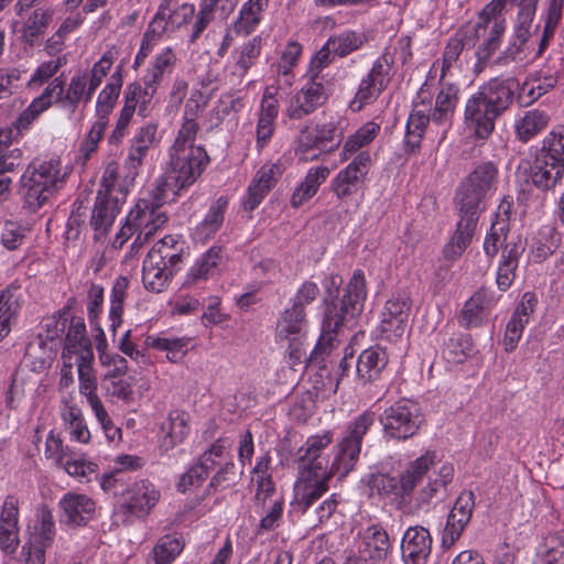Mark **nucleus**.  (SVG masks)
Wrapping results in <instances>:
<instances>
[{
  "instance_id": "obj_1",
  "label": "nucleus",
  "mask_w": 564,
  "mask_h": 564,
  "mask_svg": "<svg viewBox=\"0 0 564 564\" xmlns=\"http://www.w3.org/2000/svg\"><path fill=\"white\" fill-rule=\"evenodd\" d=\"M377 415L372 411H365L348 425L345 435L338 443V452L329 470H299V477L294 485V503L305 512L316 500L328 490V480L333 475L339 478L346 477L359 459L364 436L375 424Z\"/></svg>"
},
{
  "instance_id": "obj_2",
  "label": "nucleus",
  "mask_w": 564,
  "mask_h": 564,
  "mask_svg": "<svg viewBox=\"0 0 564 564\" xmlns=\"http://www.w3.org/2000/svg\"><path fill=\"white\" fill-rule=\"evenodd\" d=\"M343 278L330 274L323 281L326 292L322 335L310 355L312 362H321L329 355L336 341V335L347 323L362 312L367 297L366 280L361 270H356L349 280L345 293L338 300Z\"/></svg>"
},
{
  "instance_id": "obj_3",
  "label": "nucleus",
  "mask_w": 564,
  "mask_h": 564,
  "mask_svg": "<svg viewBox=\"0 0 564 564\" xmlns=\"http://www.w3.org/2000/svg\"><path fill=\"white\" fill-rule=\"evenodd\" d=\"M517 87L513 78H492L468 99L465 118L478 138L486 139L494 131L495 120L512 104Z\"/></svg>"
},
{
  "instance_id": "obj_4",
  "label": "nucleus",
  "mask_w": 564,
  "mask_h": 564,
  "mask_svg": "<svg viewBox=\"0 0 564 564\" xmlns=\"http://www.w3.org/2000/svg\"><path fill=\"white\" fill-rule=\"evenodd\" d=\"M209 163L204 147L171 148L170 162L163 176L156 180L152 196L158 204L173 200L184 188L193 185Z\"/></svg>"
},
{
  "instance_id": "obj_5",
  "label": "nucleus",
  "mask_w": 564,
  "mask_h": 564,
  "mask_svg": "<svg viewBox=\"0 0 564 564\" xmlns=\"http://www.w3.org/2000/svg\"><path fill=\"white\" fill-rule=\"evenodd\" d=\"M64 183L61 161L50 159L34 161L24 171L20 180L19 194L24 207L31 212L42 208Z\"/></svg>"
},
{
  "instance_id": "obj_6",
  "label": "nucleus",
  "mask_w": 564,
  "mask_h": 564,
  "mask_svg": "<svg viewBox=\"0 0 564 564\" xmlns=\"http://www.w3.org/2000/svg\"><path fill=\"white\" fill-rule=\"evenodd\" d=\"M423 478V456L410 462L399 477L387 473H371L366 485L381 498L393 496L399 503H410L415 487Z\"/></svg>"
},
{
  "instance_id": "obj_7",
  "label": "nucleus",
  "mask_w": 564,
  "mask_h": 564,
  "mask_svg": "<svg viewBox=\"0 0 564 564\" xmlns=\"http://www.w3.org/2000/svg\"><path fill=\"white\" fill-rule=\"evenodd\" d=\"M498 169L491 162L477 165L462 182L455 196L458 210H470L479 214L480 204L487 194L495 188Z\"/></svg>"
},
{
  "instance_id": "obj_8",
  "label": "nucleus",
  "mask_w": 564,
  "mask_h": 564,
  "mask_svg": "<svg viewBox=\"0 0 564 564\" xmlns=\"http://www.w3.org/2000/svg\"><path fill=\"white\" fill-rule=\"evenodd\" d=\"M379 421L384 437L404 441L419 432L423 417L417 402L403 399L387 408L380 414Z\"/></svg>"
},
{
  "instance_id": "obj_9",
  "label": "nucleus",
  "mask_w": 564,
  "mask_h": 564,
  "mask_svg": "<svg viewBox=\"0 0 564 564\" xmlns=\"http://www.w3.org/2000/svg\"><path fill=\"white\" fill-rule=\"evenodd\" d=\"M158 88L153 86L142 87L140 83L133 82L126 87L124 90V106L120 111L116 127L109 137L110 143H118L123 138L126 130L135 112L141 117H147L152 109V99L155 96Z\"/></svg>"
},
{
  "instance_id": "obj_10",
  "label": "nucleus",
  "mask_w": 564,
  "mask_h": 564,
  "mask_svg": "<svg viewBox=\"0 0 564 564\" xmlns=\"http://www.w3.org/2000/svg\"><path fill=\"white\" fill-rule=\"evenodd\" d=\"M412 302L404 294L393 295L389 299L381 312L380 333L390 341H397L405 334L412 332L411 310Z\"/></svg>"
},
{
  "instance_id": "obj_11",
  "label": "nucleus",
  "mask_w": 564,
  "mask_h": 564,
  "mask_svg": "<svg viewBox=\"0 0 564 564\" xmlns=\"http://www.w3.org/2000/svg\"><path fill=\"white\" fill-rule=\"evenodd\" d=\"M163 204L152 200L140 199L129 213V221L135 227L137 237L132 248H141L154 232L167 223V215L161 209Z\"/></svg>"
},
{
  "instance_id": "obj_12",
  "label": "nucleus",
  "mask_w": 564,
  "mask_h": 564,
  "mask_svg": "<svg viewBox=\"0 0 564 564\" xmlns=\"http://www.w3.org/2000/svg\"><path fill=\"white\" fill-rule=\"evenodd\" d=\"M328 99V91L322 80L307 77L301 89L291 97L286 116L291 120H301L322 107Z\"/></svg>"
},
{
  "instance_id": "obj_13",
  "label": "nucleus",
  "mask_w": 564,
  "mask_h": 564,
  "mask_svg": "<svg viewBox=\"0 0 564 564\" xmlns=\"http://www.w3.org/2000/svg\"><path fill=\"white\" fill-rule=\"evenodd\" d=\"M371 159L367 151L359 152L354 160L332 180L330 186L337 198L356 194L370 170Z\"/></svg>"
},
{
  "instance_id": "obj_14",
  "label": "nucleus",
  "mask_w": 564,
  "mask_h": 564,
  "mask_svg": "<svg viewBox=\"0 0 564 564\" xmlns=\"http://www.w3.org/2000/svg\"><path fill=\"white\" fill-rule=\"evenodd\" d=\"M341 140L343 131L334 121L316 124L313 131H308L307 129L302 131L296 153H299L302 159L313 160L317 158V154L310 155V151H332L340 144Z\"/></svg>"
},
{
  "instance_id": "obj_15",
  "label": "nucleus",
  "mask_w": 564,
  "mask_h": 564,
  "mask_svg": "<svg viewBox=\"0 0 564 564\" xmlns=\"http://www.w3.org/2000/svg\"><path fill=\"white\" fill-rule=\"evenodd\" d=\"M57 506L59 522L68 528L85 527L96 516V502L85 494L68 491Z\"/></svg>"
},
{
  "instance_id": "obj_16",
  "label": "nucleus",
  "mask_w": 564,
  "mask_h": 564,
  "mask_svg": "<svg viewBox=\"0 0 564 564\" xmlns=\"http://www.w3.org/2000/svg\"><path fill=\"white\" fill-rule=\"evenodd\" d=\"M160 492L149 480H140L129 486L120 497L119 509L127 516L144 518L158 503Z\"/></svg>"
},
{
  "instance_id": "obj_17",
  "label": "nucleus",
  "mask_w": 564,
  "mask_h": 564,
  "mask_svg": "<svg viewBox=\"0 0 564 564\" xmlns=\"http://www.w3.org/2000/svg\"><path fill=\"white\" fill-rule=\"evenodd\" d=\"M502 249V261L517 262L525 250V243L521 238L517 237V240L508 241V228L506 220H498L491 225L490 231L487 235L484 242V250L488 257H495L499 248Z\"/></svg>"
},
{
  "instance_id": "obj_18",
  "label": "nucleus",
  "mask_w": 564,
  "mask_h": 564,
  "mask_svg": "<svg viewBox=\"0 0 564 564\" xmlns=\"http://www.w3.org/2000/svg\"><path fill=\"white\" fill-rule=\"evenodd\" d=\"M459 220L456 230L449 241L443 248V257L448 261H455L463 256L475 235L478 216L476 212L458 210Z\"/></svg>"
},
{
  "instance_id": "obj_19",
  "label": "nucleus",
  "mask_w": 564,
  "mask_h": 564,
  "mask_svg": "<svg viewBox=\"0 0 564 564\" xmlns=\"http://www.w3.org/2000/svg\"><path fill=\"white\" fill-rule=\"evenodd\" d=\"M435 459L434 452H425V478H427L425 496L442 499L447 495V486L453 480L454 467L451 463L438 465Z\"/></svg>"
},
{
  "instance_id": "obj_20",
  "label": "nucleus",
  "mask_w": 564,
  "mask_h": 564,
  "mask_svg": "<svg viewBox=\"0 0 564 564\" xmlns=\"http://www.w3.org/2000/svg\"><path fill=\"white\" fill-rule=\"evenodd\" d=\"M124 202H120L118 197L96 196L89 219L95 240H101L107 236Z\"/></svg>"
},
{
  "instance_id": "obj_21",
  "label": "nucleus",
  "mask_w": 564,
  "mask_h": 564,
  "mask_svg": "<svg viewBox=\"0 0 564 564\" xmlns=\"http://www.w3.org/2000/svg\"><path fill=\"white\" fill-rule=\"evenodd\" d=\"M332 442L333 434L329 431L310 436L296 453L297 470H317V466L327 470V462L322 457V453Z\"/></svg>"
},
{
  "instance_id": "obj_22",
  "label": "nucleus",
  "mask_w": 564,
  "mask_h": 564,
  "mask_svg": "<svg viewBox=\"0 0 564 564\" xmlns=\"http://www.w3.org/2000/svg\"><path fill=\"white\" fill-rule=\"evenodd\" d=\"M147 257L177 273L184 260V241L177 236L167 235L150 249Z\"/></svg>"
},
{
  "instance_id": "obj_23",
  "label": "nucleus",
  "mask_w": 564,
  "mask_h": 564,
  "mask_svg": "<svg viewBox=\"0 0 564 564\" xmlns=\"http://www.w3.org/2000/svg\"><path fill=\"white\" fill-rule=\"evenodd\" d=\"M564 170L535 155L529 169V180L532 185L543 192H553L562 183Z\"/></svg>"
},
{
  "instance_id": "obj_24",
  "label": "nucleus",
  "mask_w": 564,
  "mask_h": 564,
  "mask_svg": "<svg viewBox=\"0 0 564 564\" xmlns=\"http://www.w3.org/2000/svg\"><path fill=\"white\" fill-rule=\"evenodd\" d=\"M387 365V351L380 346H372L359 355L356 361V373L364 383L372 382L379 379Z\"/></svg>"
},
{
  "instance_id": "obj_25",
  "label": "nucleus",
  "mask_w": 564,
  "mask_h": 564,
  "mask_svg": "<svg viewBox=\"0 0 564 564\" xmlns=\"http://www.w3.org/2000/svg\"><path fill=\"white\" fill-rule=\"evenodd\" d=\"M223 259L221 247L214 246L204 252L189 268L183 282L184 286H192L199 281L207 280L218 271Z\"/></svg>"
},
{
  "instance_id": "obj_26",
  "label": "nucleus",
  "mask_w": 564,
  "mask_h": 564,
  "mask_svg": "<svg viewBox=\"0 0 564 564\" xmlns=\"http://www.w3.org/2000/svg\"><path fill=\"white\" fill-rule=\"evenodd\" d=\"M269 7V0H247L240 8L234 23V31L239 35H249L256 31L263 20Z\"/></svg>"
},
{
  "instance_id": "obj_27",
  "label": "nucleus",
  "mask_w": 564,
  "mask_h": 564,
  "mask_svg": "<svg viewBox=\"0 0 564 564\" xmlns=\"http://www.w3.org/2000/svg\"><path fill=\"white\" fill-rule=\"evenodd\" d=\"M388 83L389 77L383 62L377 59L367 77L361 80L356 94V99H358L361 105L368 104L387 87Z\"/></svg>"
},
{
  "instance_id": "obj_28",
  "label": "nucleus",
  "mask_w": 564,
  "mask_h": 564,
  "mask_svg": "<svg viewBox=\"0 0 564 564\" xmlns=\"http://www.w3.org/2000/svg\"><path fill=\"white\" fill-rule=\"evenodd\" d=\"M227 205V198L219 197L209 207L205 218L195 228L194 235L197 240L204 242L215 236L224 223Z\"/></svg>"
},
{
  "instance_id": "obj_29",
  "label": "nucleus",
  "mask_w": 564,
  "mask_h": 564,
  "mask_svg": "<svg viewBox=\"0 0 564 564\" xmlns=\"http://www.w3.org/2000/svg\"><path fill=\"white\" fill-rule=\"evenodd\" d=\"M174 272L152 258L145 257L142 264V283L144 288L154 293H160L167 288L174 276Z\"/></svg>"
},
{
  "instance_id": "obj_30",
  "label": "nucleus",
  "mask_w": 564,
  "mask_h": 564,
  "mask_svg": "<svg viewBox=\"0 0 564 564\" xmlns=\"http://www.w3.org/2000/svg\"><path fill=\"white\" fill-rule=\"evenodd\" d=\"M505 24L502 22H495L490 28L488 26L487 35L482 39V43L476 51L477 62L474 66V73L479 75L485 70L494 53L500 45V37L505 32Z\"/></svg>"
},
{
  "instance_id": "obj_31",
  "label": "nucleus",
  "mask_w": 564,
  "mask_h": 564,
  "mask_svg": "<svg viewBox=\"0 0 564 564\" xmlns=\"http://www.w3.org/2000/svg\"><path fill=\"white\" fill-rule=\"evenodd\" d=\"M329 174V170L326 166H318L315 169H311L306 174L305 178L301 182V184L295 188L294 193L291 197V205L294 208L302 206L306 200L312 198L316 193L318 187Z\"/></svg>"
},
{
  "instance_id": "obj_32",
  "label": "nucleus",
  "mask_w": 564,
  "mask_h": 564,
  "mask_svg": "<svg viewBox=\"0 0 564 564\" xmlns=\"http://www.w3.org/2000/svg\"><path fill=\"white\" fill-rule=\"evenodd\" d=\"M122 87L121 69L118 68L111 76L107 85L99 93L96 104L97 119L108 121L109 115L112 112L119 98Z\"/></svg>"
},
{
  "instance_id": "obj_33",
  "label": "nucleus",
  "mask_w": 564,
  "mask_h": 564,
  "mask_svg": "<svg viewBox=\"0 0 564 564\" xmlns=\"http://www.w3.org/2000/svg\"><path fill=\"white\" fill-rule=\"evenodd\" d=\"M162 430L166 432V435L161 444V448L167 452L177 444H181L188 435V414L181 411L171 412Z\"/></svg>"
},
{
  "instance_id": "obj_34",
  "label": "nucleus",
  "mask_w": 564,
  "mask_h": 564,
  "mask_svg": "<svg viewBox=\"0 0 564 564\" xmlns=\"http://www.w3.org/2000/svg\"><path fill=\"white\" fill-rule=\"evenodd\" d=\"M364 549L361 552L371 560L386 558L390 549L388 533L378 524L368 527L362 536Z\"/></svg>"
},
{
  "instance_id": "obj_35",
  "label": "nucleus",
  "mask_w": 564,
  "mask_h": 564,
  "mask_svg": "<svg viewBox=\"0 0 564 564\" xmlns=\"http://www.w3.org/2000/svg\"><path fill=\"white\" fill-rule=\"evenodd\" d=\"M54 11L48 7H37L24 20L23 39L33 44L35 40L43 35L53 20Z\"/></svg>"
},
{
  "instance_id": "obj_36",
  "label": "nucleus",
  "mask_w": 564,
  "mask_h": 564,
  "mask_svg": "<svg viewBox=\"0 0 564 564\" xmlns=\"http://www.w3.org/2000/svg\"><path fill=\"white\" fill-rule=\"evenodd\" d=\"M176 64V55L172 47H165L158 54L152 66L147 70L143 77L144 86H153L159 88L165 74H171Z\"/></svg>"
},
{
  "instance_id": "obj_37",
  "label": "nucleus",
  "mask_w": 564,
  "mask_h": 564,
  "mask_svg": "<svg viewBox=\"0 0 564 564\" xmlns=\"http://www.w3.org/2000/svg\"><path fill=\"white\" fill-rule=\"evenodd\" d=\"M421 104L415 102L408 118L404 135V151L406 154H417L423 141V110Z\"/></svg>"
},
{
  "instance_id": "obj_38",
  "label": "nucleus",
  "mask_w": 564,
  "mask_h": 564,
  "mask_svg": "<svg viewBox=\"0 0 564 564\" xmlns=\"http://www.w3.org/2000/svg\"><path fill=\"white\" fill-rule=\"evenodd\" d=\"M535 155L564 170V127L552 130L543 139Z\"/></svg>"
},
{
  "instance_id": "obj_39",
  "label": "nucleus",
  "mask_w": 564,
  "mask_h": 564,
  "mask_svg": "<svg viewBox=\"0 0 564 564\" xmlns=\"http://www.w3.org/2000/svg\"><path fill=\"white\" fill-rule=\"evenodd\" d=\"M104 303V288L98 284H90L88 290V321L93 328L97 330L96 335V347L100 351L106 346V336L98 323V317L102 311Z\"/></svg>"
},
{
  "instance_id": "obj_40",
  "label": "nucleus",
  "mask_w": 564,
  "mask_h": 564,
  "mask_svg": "<svg viewBox=\"0 0 564 564\" xmlns=\"http://www.w3.org/2000/svg\"><path fill=\"white\" fill-rule=\"evenodd\" d=\"M39 523L34 527V533L30 545L46 550L53 545L56 529L53 514L47 507H43L37 513Z\"/></svg>"
},
{
  "instance_id": "obj_41",
  "label": "nucleus",
  "mask_w": 564,
  "mask_h": 564,
  "mask_svg": "<svg viewBox=\"0 0 564 564\" xmlns=\"http://www.w3.org/2000/svg\"><path fill=\"white\" fill-rule=\"evenodd\" d=\"M191 338L187 337H155L148 336L145 344L158 350H165L167 359L178 362L189 350Z\"/></svg>"
},
{
  "instance_id": "obj_42",
  "label": "nucleus",
  "mask_w": 564,
  "mask_h": 564,
  "mask_svg": "<svg viewBox=\"0 0 564 564\" xmlns=\"http://www.w3.org/2000/svg\"><path fill=\"white\" fill-rule=\"evenodd\" d=\"M17 291L15 286H8L0 291V340L9 335L11 321L20 308Z\"/></svg>"
},
{
  "instance_id": "obj_43",
  "label": "nucleus",
  "mask_w": 564,
  "mask_h": 564,
  "mask_svg": "<svg viewBox=\"0 0 564 564\" xmlns=\"http://www.w3.org/2000/svg\"><path fill=\"white\" fill-rule=\"evenodd\" d=\"M88 345H91V343L87 337L84 319L82 317H72L65 336L62 358L64 360H72V352H76L77 349H83V347Z\"/></svg>"
},
{
  "instance_id": "obj_44",
  "label": "nucleus",
  "mask_w": 564,
  "mask_h": 564,
  "mask_svg": "<svg viewBox=\"0 0 564 564\" xmlns=\"http://www.w3.org/2000/svg\"><path fill=\"white\" fill-rule=\"evenodd\" d=\"M487 301V293L484 289L478 290L465 303L458 317L459 324L466 328L477 327L482 323V313Z\"/></svg>"
},
{
  "instance_id": "obj_45",
  "label": "nucleus",
  "mask_w": 564,
  "mask_h": 564,
  "mask_svg": "<svg viewBox=\"0 0 564 564\" xmlns=\"http://www.w3.org/2000/svg\"><path fill=\"white\" fill-rule=\"evenodd\" d=\"M441 90L438 91L435 100V107L430 115L434 121H442L448 113H452L456 102L458 89L455 85L445 83L442 76L440 77Z\"/></svg>"
},
{
  "instance_id": "obj_46",
  "label": "nucleus",
  "mask_w": 564,
  "mask_h": 564,
  "mask_svg": "<svg viewBox=\"0 0 564 564\" xmlns=\"http://www.w3.org/2000/svg\"><path fill=\"white\" fill-rule=\"evenodd\" d=\"M306 314L302 308L292 305L286 308L276 325L278 337L288 339L292 335H299L306 326Z\"/></svg>"
},
{
  "instance_id": "obj_47",
  "label": "nucleus",
  "mask_w": 564,
  "mask_h": 564,
  "mask_svg": "<svg viewBox=\"0 0 564 564\" xmlns=\"http://www.w3.org/2000/svg\"><path fill=\"white\" fill-rule=\"evenodd\" d=\"M129 288V280L127 276H119L116 279L110 295L109 319L111 322L110 328L115 333L122 323L123 303Z\"/></svg>"
},
{
  "instance_id": "obj_48",
  "label": "nucleus",
  "mask_w": 564,
  "mask_h": 564,
  "mask_svg": "<svg viewBox=\"0 0 564 564\" xmlns=\"http://www.w3.org/2000/svg\"><path fill=\"white\" fill-rule=\"evenodd\" d=\"M423 527L409 528L402 539L401 551L405 564H421L423 560Z\"/></svg>"
},
{
  "instance_id": "obj_49",
  "label": "nucleus",
  "mask_w": 564,
  "mask_h": 564,
  "mask_svg": "<svg viewBox=\"0 0 564 564\" xmlns=\"http://www.w3.org/2000/svg\"><path fill=\"white\" fill-rule=\"evenodd\" d=\"M261 44V36H254L239 48L237 52L238 57L235 63L234 75L238 76L240 79L245 77L247 72L254 64V61L259 57Z\"/></svg>"
},
{
  "instance_id": "obj_50",
  "label": "nucleus",
  "mask_w": 564,
  "mask_h": 564,
  "mask_svg": "<svg viewBox=\"0 0 564 564\" xmlns=\"http://www.w3.org/2000/svg\"><path fill=\"white\" fill-rule=\"evenodd\" d=\"M118 174H119V164L116 162H110L106 165L101 181L100 187L97 192V196L105 195L106 197H118L120 202H126L127 191L118 184Z\"/></svg>"
},
{
  "instance_id": "obj_51",
  "label": "nucleus",
  "mask_w": 564,
  "mask_h": 564,
  "mask_svg": "<svg viewBox=\"0 0 564 564\" xmlns=\"http://www.w3.org/2000/svg\"><path fill=\"white\" fill-rule=\"evenodd\" d=\"M549 122V116L540 110L528 111L524 117L516 124V130L519 139L527 142L541 130H543Z\"/></svg>"
},
{
  "instance_id": "obj_52",
  "label": "nucleus",
  "mask_w": 564,
  "mask_h": 564,
  "mask_svg": "<svg viewBox=\"0 0 564 564\" xmlns=\"http://www.w3.org/2000/svg\"><path fill=\"white\" fill-rule=\"evenodd\" d=\"M184 542L176 535H164L153 549L155 564H170L182 552Z\"/></svg>"
},
{
  "instance_id": "obj_53",
  "label": "nucleus",
  "mask_w": 564,
  "mask_h": 564,
  "mask_svg": "<svg viewBox=\"0 0 564 564\" xmlns=\"http://www.w3.org/2000/svg\"><path fill=\"white\" fill-rule=\"evenodd\" d=\"M21 162L22 151L12 148L9 133L0 132V174L13 171Z\"/></svg>"
},
{
  "instance_id": "obj_54",
  "label": "nucleus",
  "mask_w": 564,
  "mask_h": 564,
  "mask_svg": "<svg viewBox=\"0 0 564 564\" xmlns=\"http://www.w3.org/2000/svg\"><path fill=\"white\" fill-rule=\"evenodd\" d=\"M328 46L334 51V55L344 57L352 51L358 50L362 43V36L354 31H346L336 36H330Z\"/></svg>"
},
{
  "instance_id": "obj_55",
  "label": "nucleus",
  "mask_w": 564,
  "mask_h": 564,
  "mask_svg": "<svg viewBox=\"0 0 564 564\" xmlns=\"http://www.w3.org/2000/svg\"><path fill=\"white\" fill-rule=\"evenodd\" d=\"M486 25L477 22H468L464 24L455 34L460 43L467 48L474 47L476 43L487 35Z\"/></svg>"
},
{
  "instance_id": "obj_56",
  "label": "nucleus",
  "mask_w": 564,
  "mask_h": 564,
  "mask_svg": "<svg viewBox=\"0 0 564 564\" xmlns=\"http://www.w3.org/2000/svg\"><path fill=\"white\" fill-rule=\"evenodd\" d=\"M108 121L104 119H97L89 130L87 137L80 144V152L84 154L85 160H88L91 153L97 149L99 141L102 139Z\"/></svg>"
},
{
  "instance_id": "obj_57",
  "label": "nucleus",
  "mask_w": 564,
  "mask_h": 564,
  "mask_svg": "<svg viewBox=\"0 0 564 564\" xmlns=\"http://www.w3.org/2000/svg\"><path fill=\"white\" fill-rule=\"evenodd\" d=\"M20 544L19 524H0V550L4 554L12 555Z\"/></svg>"
},
{
  "instance_id": "obj_58",
  "label": "nucleus",
  "mask_w": 564,
  "mask_h": 564,
  "mask_svg": "<svg viewBox=\"0 0 564 564\" xmlns=\"http://www.w3.org/2000/svg\"><path fill=\"white\" fill-rule=\"evenodd\" d=\"M332 54H334V51L328 46L327 41L325 45L312 57L306 77H312L323 82L321 73L332 63Z\"/></svg>"
},
{
  "instance_id": "obj_59",
  "label": "nucleus",
  "mask_w": 564,
  "mask_h": 564,
  "mask_svg": "<svg viewBox=\"0 0 564 564\" xmlns=\"http://www.w3.org/2000/svg\"><path fill=\"white\" fill-rule=\"evenodd\" d=\"M88 83V74H79L70 79L66 93H64V102L68 104L73 109L77 107L84 97V93Z\"/></svg>"
},
{
  "instance_id": "obj_60",
  "label": "nucleus",
  "mask_w": 564,
  "mask_h": 564,
  "mask_svg": "<svg viewBox=\"0 0 564 564\" xmlns=\"http://www.w3.org/2000/svg\"><path fill=\"white\" fill-rule=\"evenodd\" d=\"M475 507V495L473 491H464L462 492L455 501V505L449 512L453 514L455 512V519H458L460 523H468L471 517V511Z\"/></svg>"
},
{
  "instance_id": "obj_61",
  "label": "nucleus",
  "mask_w": 564,
  "mask_h": 564,
  "mask_svg": "<svg viewBox=\"0 0 564 564\" xmlns=\"http://www.w3.org/2000/svg\"><path fill=\"white\" fill-rule=\"evenodd\" d=\"M149 149L150 147L147 144H139L132 141L124 165L128 170V177H130L131 180H134V177L138 175V170L141 166L142 161L147 155Z\"/></svg>"
},
{
  "instance_id": "obj_62",
  "label": "nucleus",
  "mask_w": 564,
  "mask_h": 564,
  "mask_svg": "<svg viewBox=\"0 0 564 564\" xmlns=\"http://www.w3.org/2000/svg\"><path fill=\"white\" fill-rule=\"evenodd\" d=\"M198 131V123L192 118H185L177 137L171 148H197L194 144Z\"/></svg>"
},
{
  "instance_id": "obj_63",
  "label": "nucleus",
  "mask_w": 564,
  "mask_h": 564,
  "mask_svg": "<svg viewBox=\"0 0 564 564\" xmlns=\"http://www.w3.org/2000/svg\"><path fill=\"white\" fill-rule=\"evenodd\" d=\"M65 82L62 76L54 78L44 91L35 98L41 105L47 109L55 98L56 102H64Z\"/></svg>"
},
{
  "instance_id": "obj_64",
  "label": "nucleus",
  "mask_w": 564,
  "mask_h": 564,
  "mask_svg": "<svg viewBox=\"0 0 564 564\" xmlns=\"http://www.w3.org/2000/svg\"><path fill=\"white\" fill-rule=\"evenodd\" d=\"M24 239V229L15 223L7 221L1 232V243L9 250L19 248Z\"/></svg>"
}]
</instances>
